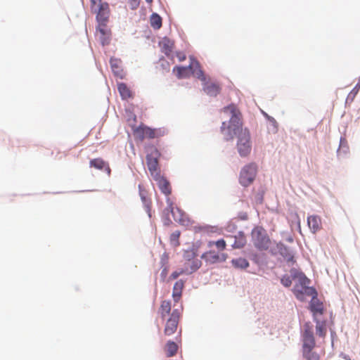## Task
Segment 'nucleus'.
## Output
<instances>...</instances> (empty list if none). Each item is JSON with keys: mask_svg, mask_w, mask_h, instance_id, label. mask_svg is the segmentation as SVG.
Returning <instances> with one entry per match:
<instances>
[{"mask_svg": "<svg viewBox=\"0 0 360 360\" xmlns=\"http://www.w3.org/2000/svg\"><path fill=\"white\" fill-rule=\"evenodd\" d=\"M308 226L313 233H316L322 228L321 219L318 215H310L307 218Z\"/></svg>", "mask_w": 360, "mask_h": 360, "instance_id": "nucleus-13", "label": "nucleus"}, {"mask_svg": "<svg viewBox=\"0 0 360 360\" xmlns=\"http://www.w3.org/2000/svg\"><path fill=\"white\" fill-rule=\"evenodd\" d=\"M160 156L159 150L151 146L149 148V153L146 155V164L151 176L153 178L161 174L158 159Z\"/></svg>", "mask_w": 360, "mask_h": 360, "instance_id": "nucleus-5", "label": "nucleus"}, {"mask_svg": "<svg viewBox=\"0 0 360 360\" xmlns=\"http://www.w3.org/2000/svg\"><path fill=\"white\" fill-rule=\"evenodd\" d=\"M279 252L284 257L286 262L292 263L295 262L293 255L285 246L280 247Z\"/></svg>", "mask_w": 360, "mask_h": 360, "instance_id": "nucleus-28", "label": "nucleus"}, {"mask_svg": "<svg viewBox=\"0 0 360 360\" xmlns=\"http://www.w3.org/2000/svg\"><path fill=\"white\" fill-rule=\"evenodd\" d=\"M252 238L254 245L259 250H267L271 241L267 233L262 227L257 226L252 231Z\"/></svg>", "mask_w": 360, "mask_h": 360, "instance_id": "nucleus-6", "label": "nucleus"}, {"mask_svg": "<svg viewBox=\"0 0 360 360\" xmlns=\"http://www.w3.org/2000/svg\"><path fill=\"white\" fill-rule=\"evenodd\" d=\"M281 282L285 287H290L292 284V280L290 277L287 275L282 277Z\"/></svg>", "mask_w": 360, "mask_h": 360, "instance_id": "nucleus-36", "label": "nucleus"}, {"mask_svg": "<svg viewBox=\"0 0 360 360\" xmlns=\"http://www.w3.org/2000/svg\"><path fill=\"white\" fill-rule=\"evenodd\" d=\"M180 316L181 311L179 309H173L165 324L164 329V333L165 335H172L176 331Z\"/></svg>", "mask_w": 360, "mask_h": 360, "instance_id": "nucleus-9", "label": "nucleus"}, {"mask_svg": "<svg viewBox=\"0 0 360 360\" xmlns=\"http://www.w3.org/2000/svg\"><path fill=\"white\" fill-rule=\"evenodd\" d=\"M303 356L306 360H320L319 355L312 351L303 352Z\"/></svg>", "mask_w": 360, "mask_h": 360, "instance_id": "nucleus-34", "label": "nucleus"}, {"mask_svg": "<svg viewBox=\"0 0 360 360\" xmlns=\"http://www.w3.org/2000/svg\"><path fill=\"white\" fill-rule=\"evenodd\" d=\"M246 244V238L244 233L240 232L235 236V241L232 247L235 249L243 248Z\"/></svg>", "mask_w": 360, "mask_h": 360, "instance_id": "nucleus-26", "label": "nucleus"}, {"mask_svg": "<svg viewBox=\"0 0 360 360\" xmlns=\"http://www.w3.org/2000/svg\"><path fill=\"white\" fill-rule=\"evenodd\" d=\"M232 265L236 269H245L249 266L248 261L242 257L233 259L231 260Z\"/></svg>", "mask_w": 360, "mask_h": 360, "instance_id": "nucleus-27", "label": "nucleus"}, {"mask_svg": "<svg viewBox=\"0 0 360 360\" xmlns=\"http://www.w3.org/2000/svg\"><path fill=\"white\" fill-rule=\"evenodd\" d=\"M176 56L180 62L185 60L186 58V55L182 52H178Z\"/></svg>", "mask_w": 360, "mask_h": 360, "instance_id": "nucleus-40", "label": "nucleus"}, {"mask_svg": "<svg viewBox=\"0 0 360 360\" xmlns=\"http://www.w3.org/2000/svg\"><path fill=\"white\" fill-rule=\"evenodd\" d=\"M340 356L345 360H351L350 357L348 355L341 354Z\"/></svg>", "mask_w": 360, "mask_h": 360, "instance_id": "nucleus-41", "label": "nucleus"}, {"mask_svg": "<svg viewBox=\"0 0 360 360\" xmlns=\"http://www.w3.org/2000/svg\"><path fill=\"white\" fill-rule=\"evenodd\" d=\"M310 310L313 313L314 319L317 318L318 315L323 314V304L319 301L316 296L314 298L312 297L310 303Z\"/></svg>", "mask_w": 360, "mask_h": 360, "instance_id": "nucleus-16", "label": "nucleus"}, {"mask_svg": "<svg viewBox=\"0 0 360 360\" xmlns=\"http://www.w3.org/2000/svg\"><path fill=\"white\" fill-rule=\"evenodd\" d=\"M165 350L167 356L172 357L176 355L178 350V346L174 342L169 340L167 342Z\"/></svg>", "mask_w": 360, "mask_h": 360, "instance_id": "nucleus-25", "label": "nucleus"}, {"mask_svg": "<svg viewBox=\"0 0 360 360\" xmlns=\"http://www.w3.org/2000/svg\"><path fill=\"white\" fill-rule=\"evenodd\" d=\"M340 151H341V148H340L339 150H338V153L340 154Z\"/></svg>", "mask_w": 360, "mask_h": 360, "instance_id": "nucleus-44", "label": "nucleus"}, {"mask_svg": "<svg viewBox=\"0 0 360 360\" xmlns=\"http://www.w3.org/2000/svg\"><path fill=\"white\" fill-rule=\"evenodd\" d=\"M190 71H191L192 73L201 81L206 80L204 72L200 68L199 62L193 58H191V63L188 66H176L173 69V72L179 79L188 77L189 76Z\"/></svg>", "mask_w": 360, "mask_h": 360, "instance_id": "nucleus-3", "label": "nucleus"}, {"mask_svg": "<svg viewBox=\"0 0 360 360\" xmlns=\"http://www.w3.org/2000/svg\"><path fill=\"white\" fill-rule=\"evenodd\" d=\"M302 352H311L315 347L316 342L314 337L312 327L310 323L304 325V330L302 334Z\"/></svg>", "mask_w": 360, "mask_h": 360, "instance_id": "nucleus-8", "label": "nucleus"}, {"mask_svg": "<svg viewBox=\"0 0 360 360\" xmlns=\"http://www.w3.org/2000/svg\"><path fill=\"white\" fill-rule=\"evenodd\" d=\"M134 3L137 6L139 4L138 0H133Z\"/></svg>", "mask_w": 360, "mask_h": 360, "instance_id": "nucleus-42", "label": "nucleus"}, {"mask_svg": "<svg viewBox=\"0 0 360 360\" xmlns=\"http://www.w3.org/2000/svg\"><path fill=\"white\" fill-rule=\"evenodd\" d=\"M117 89L122 99L126 100L133 97L132 91L124 83H119Z\"/></svg>", "mask_w": 360, "mask_h": 360, "instance_id": "nucleus-21", "label": "nucleus"}, {"mask_svg": "<svg viewBox=\"0 0 360 360\" xmlns=\"http://www.w3.org/2000/svg\"><path fill=\"white\" fill-rule=\"evenodd\" d=\"M204 82L203 90L207 95L210 96H216L219 94L221 88L217 84L205 81Z\"/></svg>", "mask_w": 360, "mask_h": 360, "instance_id": "nucleus-17", "label": "nucleus"}, {"mask_svg": "<svg viewBox=\"0 0 360 360\" xmlns=\"http://www.w3.org/2000/svg\"><path fill=\"white\" fill-rule=\"evenodd\" d=\"M98 30L101 34V40L102 44L104 46L108 44L110 39V31L107 30L105 23H99Z\"/></svg>", "mask_w": 360, "mask_h": 360, "instance_id": "nucleus-23", "label": "nucleus"}, {"mask_svg": "<svg viewBox=\"0 0 360 360\" xmlns=\"http://www.w3.org/2000/svg\"><path fill=\"white\" fill-rule=\"evenodd\" d=\"M314 321L316 322V334L319 337L325 338L327 332L326 321H321L317 318H314Z\"/></svg>", "mask_w": 360, "mask_h": 360, "instance_id": "nucleus-24", "label": "nucleus"}, {"mask_svg": "<svg viewBox=\"0 0 360 360\" xmlns=\"http://www.w3.org/2000/svg\"><path fill=\"white\" fill-rule=\"evenodd\" d=\"M224 112L231 114L229 124L223 122L221 127V131L224 139L230 141L237 135V148L240 155L242 157L248 155L252 148L250 134L247 129L242 128L241 113L233 104L224 108Z\"/></svg>", "mask_w": 360, "mask_h": 360, "instance_id": "nucleus-1", "label": "nucleus"}, {"mask_svg": "<svg viewBox=\"0 0 360 360\" xmlns=\"http://www.w3.org/2000/svg\"><path fill=\"white\" fill-rule=\"evenodd\" d=\"M134 136L135 139L143 141L145 139H154L155 131L146 126L140 125L134 129Z\"/></svg>", "mask_w": 360, "mask_h": 360, "instance_id": "nucleus-10", "label": "nucleus"}, {"mask_svg": "<svg viewBox=\"0 0 360 360\" xmlns=\"http://www.w3.org/2000/svg\"><path fill=\"white\" fill-rule=\"evenodd\" d=\"M168 271H169L168 266L167 265H165L164 267L162 268V270L160 274L161 278L163 281L166 278L167 274H168Z\"/></svg>", "mask_w": 360, "mask_h": 360, "instance_id": "nucleus-39", "label": "nucleus"}, {"mask_svg": "<svg viewBox=\"0 0 360 360\" xmlns=\"http://www.w3.org/2000/svg\"><path fill=\"white\" fill-rule=\"evenodd\" d=\"M160 47L162 53L166 56H169L173 51L174 46V41L169 38H163L159 43Z\"/></svg>", "mask_w": 360, "mask_h": 360, "instance_id": "nucleus-14", "label": "nucleus"}, {"mask_svg": "<svg viewBox=\"0 0 360 360\" xmlns=\"http://www.w3.org/2000/svg\"><path fill=\"white\" fill-rule=\"evenodd\" d=\"M257 174V167L255 164L245 165L241 170L239 181L243 186L250 185Z\"/></svg>", "mask_w": 360, "mask_h": 360, "instance_id": "nucleus-7", "label": "nucleus"}, {"mask_svg": "<svg viewBox=\"0 0 360 360\" xmlns=\"http://www.w3.org/2000/svg\"><path fill=\"white\" fill-rule=\"evenodd\" d=\"M139 193H140L141 200L144 203L147 212H150V206H151V201L147 197V192L144 190H142L141 188V186H139Z\"/></svg>", "mask_w": 360, "mask_h": 360, "instance_id": "nucleus-30", "label": "nucleus"}, {"mask_svg": "<svg viewBox=\"0 0 360 360\" xmlns=\"http://www.w3.org/2000/svg\"><path fill=\"white\" fill-rule=\"evenodd\" d=\"M91 167H94L97 169L105 170L108 174H110V168L108 162H105L102 158H95L89 162Z\"/></svg>", "mask_w": 360, "mask_h": 360, "instance_id": "nucleus-18", "label": "nucleus"}, {"mask_svg": "<svg viewBox=\"0 0 360 360\" xmlns=\"http://www.w3.org/2000/svg\"><path fill=\"white\" fill-rule=\"evenodd\" d=\"M195 262H199V266H198V269H200V267L202 265V262H201V261L199 259H195L194 260L191 261L190 262H184V269H191V268H193V264H194V262L195 263Z\"/></svg>", "mask_w": 360, "mask_h": 360, "instance_id": "nucleus-35", "label": "nucleus"}, {"mask_svg": "<svg viewBox=\"0 0 360 360\" xmlns=\"http://www.w3.org/2000/svg\"><path fill=\"white\" fill-rule=\"evenodd\" d=\"M153 179L157 182L161 192L167 196L166 202L167 207L165 211L168 213L170 212L176 221L184 225L187 221L186 216L179 208L174 207V201L169 197L172 193V186L169 181L161 174Z\"/></svg>", "mask_w": 360, "mask_h": 360, "instance_id": "nucleus-2", "label": "nucleus"}, {"mask_svg": "<svg viewBox=\"0 0 360 360\" xmlns=\"http://www.w3.org/2000/svg\"><path fill=\"white\" fill-rule=\"evenodd\" d=\"M150 22L152 27L158 30L162 27V18L157 13H153L150 18Z\"/></svg>", "mask_w": 360, "mask_h": 360, "instance_id": "nucleus-29", "label": "nucleus"}, {"mask_svg": "<svg viewBox=\"0 0 360 360\" xmlns=\"http://www.w3.org/2000/svg\"><path fill=\"white\" fill-rule=\"evenodd\" d=\"M91 11L97 8L101 5L103 4L101 0H90Z\"/></svg>", "mask_w": 360, "mask_h": 360, "instance_id": "nucleus-37", "label": "nucleus"}, {"mask_svg": "<svg viewBox=\"0 0 360 360\" xmlns=\"http://www.w3.org/2000/svg\"><path fill=\"white\" fill-rule=\"evenodd\" d=\"M297 278L299 283L295 285L293 292L298 300H303L305 295L314 298L317 296L316 290L312 287H309L310 280L304 274H298Z\"/></svg>", "mask_w": 360, "mask_h": 360, "instance_id": "nucleus-4", "label": "nucleus"}, {"mask_svg": "<svg viewBox=\"0 0 360 360\" xmlns=\"http://www.w3.org/2000/svg\"><path fill=\"white\" fill-rule=\"evenodd\" d=\"M121 60L117 58H111L110 60V64L115 75L117 77H120V78H122L124 76V72L121 68Z\"/></svg>", "mask_w": 360, "mask_h": 360, "instance_id": "nucleus-20", "label": "nucleus"}, {"mask_svg": "<svg viewBox=\"0 0 360 360\" xmlns=\"http://www.w3.org/2000/svg\"><path fill=\"white\" fill-rule=\"evenodd\" d=\"M171 311V302L169 300H163L161 302L158 309V314L160 315L162 319H165Z\"/></svg>", "mask_w": 360, "mask_h": 360, "instance_id": "nucleus-22", "label": "nucleus"}, {"mask_svg": "<svg viewBox=\"0 0 360 360\" xmlns=\"http://www.w3.org/2000/svg\"><path fill=\"white\" fill-rule=\"evenodd\" d=\"M213 245H215L219 251H222L226 248V243L224 239H219L217 241L210 240L207 243L208 248H212Z\"/></svg>", "mask_w": 360, "mask_h": 360, "instance_id": "nucleus-31", "label": "nucleus"}, {"mask_svg": "<svg viewBox=\"0 0 360 360\" xmlns=\"http://www.w3.org/2000/svg\"><path fill=\"white\" fill-rule=\"evenodd\" d=\"M359 91V89H357V86H356L352 91L349 94L347 101L349 99H351V101L353 100V98L355 97L356 94H357Z\"/></svg>", "mask_w": 360, "mask_h": 360, "instance_id": "nucleus-38", "label": "nucleus"}, {"mask_svg": "<svg viewBox=\"0 0 360 360\" xmlns=\"http://www.w3.org/2000/svg\"><path fill=\"white\" fill-rule=\"evenodd\" d=\"M288 240L291 242V241H292V238H288Z\"/></svg>", "mask_w": 360, "mask_h": 360, "instance_id": "nucleus-45", "label": "nucleus"}, {"mask_svg": "<svg viewBox=\"0 0 360 360\" xmlns=\"http://www.w3.org/2000/svg\"><path fill=\"white\" fill-rule=\"evenodd\" d=\"M197 253L193 249L185 250L183 255L184 262H191L197 258Z\"/></svg>", "mask_w": 360, "mask_h": 360, "instance_id": "nucleus-32", "label": "nucleus"}, {"mask_svg": "<svg viewBox=\"0 0 360 360\" xmlns=\"http://www.w3.org/2000/svg\"><path fill=\"white\" fill-rule=\"evenodd\" d=\"M184 288V281L183 280H179L174 283L172 290V297L175 302H178L181 300Z\"/></svg>", "mask_w": 360, "mask_h": 360, "instance_id": "nucleus-19", "label": "nucleus"}, {"mask_svg": "<svg viewBox=\"0 0 360 360\" xmlns=\"http://www.w3.org/2000/svg\"><path fill=\"white\" fill-rule=\"evenodd\" d=\"M198 266H199V262H195V263L194 262V264H193V268H191V269H184V267H183L179 270L174 271L170 275L169 279L174 280L182 274H191L198 270Z\"/></svg>", "mask_w": 360, "mask_h": 360, "instance_id": "nucleus-15", "label": "nucleus"}, {"mask_svg": "<svg viewBox=\"0 0 360 360\" xmlns=\"http://www.w3.org/2000/svg\"><path fill=\"white\" fill-rule=\"evenodd\" d=\"M92 11L96 13V19L99 23H106L110 14L108 4L104 2L103 4L101 5Z\"/></svg>", "mask_w": 360, "mask_h": 360, "instance_id": "nucleus-12", "label": "nucleus"}, {"mask_svg": "<svg viewBox=\"0 0 360 360\" xmlns=\"http://www.w3.org/2000/svg\"><path fill=\"white\" fill-rule=\"evenodd\" d=\"M180 235H181V232L179 231H176L170 235L169 240H170V243L173 246L177 247L180 245V243H179Z\"/></svg>", "mask_w": 360, "mask_h": 360, "instance_id": "nucleus-33", "label": "nucleus"}, {"mask_svg": "<svg viewBox=\"0 0 360 360\" xmlns=\"http://www.w3.org/2000/svg\"><path fill=\"white\" fill-rule=\"evenodd\" d=\"M201 258L207 263L215 264L217 262H225L227 259V255L225 253H218L214 250H209L204 252L201 255Z\"/></svg>", "mask_w": 360, "mask_h": 360, "instance_id": "nucleus-11", "label": "nucleus"}, {"mask_svg": "<svg viewBox=\"0 0 360 360\" xmlns=\"http://www.w3.org/2000/svg\"><path fill=\"white\" fill-rule=\"evenodd\" d=\"M146 1L147 3H151V2L153 1V0H146Z\"/></svg>", "mask_w": 360, "mask_h": 360, "instance_id": "nucleus-43", "label": "nucleus"}]
</instances>
